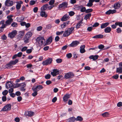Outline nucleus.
<instances>
[{
	"label": "nucleus",
	"mask_w": 122,
	"mask_h": 122,
	"mask_svg": "<svg viewBox=\"0 0 122 122\" xmlns=\"http://www.w3.org/2000/svg\"><path fill=\"white\" fill-rule=\"evenodd\" d=\"M37 42L41 46L44 45L45 42V40L44 37L42 36L38 37L36 40Z\"/></svg>",
	"instance_id": "f257e3e1"
},
{
	"label": "nucleus",
	"mask_w": 122,
	"mask_h": 122,
	"mask_svg": "<svg viewBox=\"0 0 122 122\" xmlns=\"http://www.w3.org/2000/svg\"><path fill=\"white\" fill-rule=\"evenodd\" d=\"M74 76L73 73L71 72H70L66 73L64 77L65 78L67 79H71L73 78Z\"/></svg>",
	"instance_id": "f03ea898"
},
{
	"label": "nucleus",
	"mask_w": 122,
	"mask_h": 122,
	"mask_svg": "<svg viewBox=\"0 0 122 122\" xmlns=\"http://www.w3.org/2000/svg\"><path fill=\"white\" fill-rule=\"evenodd\" d=\"M11 106L10 104H7L2 109L3 111H8L10 110Z\"/></svg>",
	"instance_id": "7ed1b4c3"
},
{
	"label": "nucleus",
	"mask_w": 122,
	"mask_h": 122,
	"mask_svg": "<svg viewBox=\"0 0 122 122\" xmlns=\"http://www.w3.org/2000/svg\"><path fill=\"white\" fill-rule=\"evenodd\" d=\"M17 33V31L16 30H14L8 34V36L11 38H12L15 36Z\"/></svg>",
	"instance_id": "20e7f679"
},
{
	"label": "nucleus",
	"mask_w": 122,
	"mask_h": 122,
	"mask_svg": "<svg viewBox=\"0 0 122 122\" xmlns=\"http://www.w3.org/2000/svg\"><path fill=\"white\" fill-rule=\"evenodd\" d=\"M52 59L51 58H49L43 61L42 64L43 65H47L48 64H51L52 61Z\"/></svg>",
	"instance_id": "39448f33"
},
{
	"label": "nucleus",
	"mask_w": 122,
	"mask_h": 122,
	"mask_svg": "<svg viewBox=\"0 0 122 122\" xmlns=\"http://www.w3.org/2000/svg\"><path fill=\"white\" fill-rule=\"evenodd\" d=\"M67 3L66 2H64L59 5V8H66L67 7Z\"/></svg>",
	"instance_id": "423d86ee"
},
{
	"label": "nucleus",
	"mask_w": 122,
	"mask_h": 122,
	"mask_svg": "<svg viewBox=\"0 0 122 122\" xmlns=\"http://www.w3.org/2000/svg\"><path fill=\"white\" fill-rule=\"evenodd\" d=\"M79 43V42L77 41H73L70 44L69 46L70 47H74L77 46Z\"/></svg>",
	"instance_id": "0eeeda50"
},
{
	"label": "nucleus",
	"mask_w": 122,
	"mask_h": 122,
	"mask_svg": "<svg viewBox=\"0 0 122 122\" xmlns=\"http://www.w3.org/2000/svg\"><path fill=\"white\" fill-rule=\"evenodd\" d=\"M6 6H10L12 5L13 4V2L12 1H10V0H6L5 3Z\"/></svg>",
	"instance_id": "6e6552de"
},
{
	"label": "nucleus",
	"mask_w": 122,
	"mask_h": 122,
	"mask_svg": "<svg viewBox=\"0 0 122 122\" xmlns=\"http://www.w3.org/2000/svg\"><path fill=\"white\" fill-rule=\"evenodd\" d=\"M70 18L69 15L67 14H66L64 15L62 18L61 19V20L62 21H65L68 20Z\"/></svg>",
	"instance_id": "1a4fd4ad"
},
{
	"label": "nucleus",
	"mask_w": 122,
	"mask_h": 122,
	"mask_svg": "<svg viewBox=\"0 0 122 122\" xmlns=\"http://www.w3.org/2000/svg\"><path fill=\"white\" fill-rule=\"evenodd\" d=\"M13 19H8L5 21V25H4L5 26V27L6 26L9 25L13 22Z\"/></svg>",
	"instance_id": "9d476101"
},
{
	"label": "nucleus",
	"mask_w": 122,
	"mask_h": 122,
	"mask_svg": "<svg viewBox=\"0 0 122 122\" xmlns=\"http://www.w3.org/2000/svg\"><path fill=\"white\" fill-rule=\"evenodd\" d=\"M34 114V113L33 112L30 111L25 112L24 115L26 116L31 117L33 116Z\"/></svg>",
	"instance_id": "9b49d317"
},
{
	"label": "nucleus",
	"mask_w": 122,
	"mask_h": 122,
	"mask_svg": "<svg viewBox=\"0 0 122 122\" xmlns=\"http://www.w3.org/2000/svg\"><path fill=\"white\" fill-rule=\"evenodd\" d=\"M120 6V4L118 2H117L115 3L114 4L113 7L115 10L119 9Z\"/></svg>",
	"instance_id": "f8f14e48"
},
{
	"label": "nucleus",
	"mask_w": 122,
	"mask_h": 122,
	"mask_svg": "<svg viewBox=\"0 0 122 122\" xmlns=\"http://www.w3.org/2000/svg\"><path fill=\"white\" fill-rule=\"evenodd\" d=\"M13 86L12 83L10 81H8L5 84V86L6 88H9Z\"/></svg>",
	"instance_id": "ddd939ff"
},
{
	"label": "nucleus",
	"mask_w": 122,
	"mask_h": 122,
	"mask_svg": "<svg viewBox=\"0 0 122 122\" xmlns=\"http://www.w3.org/2000/svg\"><path fill=\"white\" fill-rule=\"evenodd\" d=\"M85 46L84 45H81L80 47V51L81 53H83L86 52L85 49Z\"/></svg>",
	"instance_id": "4468645a"
},
{
	"label": "nucleus",
	"mask_w": 122,
	"mask_h": 122,
	"mask_svg": "<svg viewBox=\"0 0 122 122\" xmlns=\"http://www.w3.org/2000/svg\"><path fill=\"white\" fill-rule=\"evenodd\" d=\"M53 72L51 73V74L53 76H56L59 73V71L56 69L53 70Z\"/></svg>",
	"instance_id": "2eb2a0df"
},
{
	"label": "nucleus",
	"mask_w": 122,
	"mask_h": 122,
	"mask_svg": "<svg viewBox=\"0 0 122 122\" xmlns=\"http://www.w3.org/2000/svg\"><path fill=\"white\" fill-rule=\"evenodd\" d=\"M43 88V87L42 85H39L37 86L35 88H33V89L38 92L40 90L42 89Z\"/></svg>",
	"instance_id": "dca6fc26"
},
{
	"label": "nucleus",
	"mask_w": 122,
	"mask_h": 122,
	"mask_svg": "<svg viewBox=\"0 0 122 122\" xmlns=\"http://www.w3.org/2000/svg\"><path fill=\"white\" fill-rule=\"evenodd\" d=\"M98 57L99 56L97 55H91L89 57V58L90 59H92L93 60L95 61L97 59Z\"/></svg>",
	"instance_id": "f3484780"
},
{
	"label": "nucleus",
	"mask_w": 122,
	"mask_h": 122,
	"mask_svg": "<svg viewBox=\"0 0 122 122\" xmlns=\"http://www.w3.org/2000/svg\"><path fill=\"white\" fill-rule=\"evenodd\" d=\"M70 95L67 94H66L63 97V100L64 102H66L68 99L70 97Z\"/></svg>",
	"instance_id": "a211bd4d"
},
{
	"label": "nucleus",
	"mask_w": 122,
	"mask_h": 122,
	"mask_svg": "<svg viewBox=\"0 0 122 122\" xmlns=\"http://www.w3.org/2000/svg\"><path fill=\"white\" fill-rule=\"evenodd\" d=\"M76 120L75 118L74 117H71L67 120V122H74Z\"/></svg>",
	"instance_id": "6ab92c4d"
},
{
	"label": "nucleus",
	"mask_w": 122,
	"mask_h": 122,
	"mask_svg": "<svg viewBox=\"0 0 122 122\" xmlns=\"http://www.w3.org/2000/svg\"><path fill=\"white\" fill-rule=\"evenodd\" d=\"M95 1V0H89L88 3L86 5V6L89 7L92 6L93 4V3Z\"/></svg>",
	"instance_id": "aec40b11"
},
{
	"label": "nucleus",
	"mask_w": 122,
	"mask_h": 122,
	"mask_svg": "<svg viewBox=\"0 0 122 122\" xmlns=\"http://www.w3.org/2000/svg\"><path fill=\"white\" fill-rule=\"evenodd\" d=\"M111 28L109 27H107L104 30L105 32L106 33H109L110 32L111 30Z\"/></svg>",
	"instance_id": "412c9836"
},
{
	"label": "nucleus",
	"mask_w": 122,
	"mask_h": 122,
	"mask_svg": "<svg viewBox=\"0 0 122 122\" xmlns=\"http://www.w3.org/2000/svg\"><path fill=\"white\" fill-rule=\"evenodd\" d=\"M109 24V23L108 22H106L105 23L101 25V28L102 29L108 26Z\"/></svg>",
	"instance_id": "4be33fe9"
},
{
	"label": "nucleus",
	"mask_w": 122,
	"mask_h": 122,
	"mask_svg": "<svg viewBox=\"0 0 122 122\" xmlns=\"http://www.w3.org/2000/svg\"><path fill=\"white\" fill-rule=\"evenodd\" d=\"M52 39L51 37H50L46 41V43L47 44H49L52 42Z\"/></svg>",
	"instance_id": "5701e85b"
},
{
	"label": "nucleus",
	"mask_w": 122,
	"mask_h": 122,
	"mask_svg": "<svg viewBox=\"0 0 122 122\" xmlns=\"http://www.w3.org/2000/svg\"><path fill=\"white\" fill-rule=\"evenodd\" d=\"M48 5V4H45L41 8V9L42 11H44L46 10L47 8V6Z\"/></svg>",
	"instance_id": "b1692460"
},
{
	"label": "nucleus",
	"mask_w": 122,
	"mask_h": 122,
	"mask_svg": "<svg viewBox=\"0 0 122 122\" xmlns=\"http://www.w3.org/2000/svg\"><path fill=\"white\" fill-rule=\"evenodd\" d=\"M16 64L15 63V62L14 61H12L10 62L9 63L7 64L6 65V66H8V67H10L12 65H15Z\"/></svg>",
	"instance_id": "393cba45"
},
{
	"label": "nucleus",
	"mask_w": 122,
	"mask_h": 122,
	"mask_svg": "<svg viewBox=\"0 0 122 122\" xmlns=\"http://www.w3.org/2000/svg\"><path fill=\"white\" fill-rule=\"evenodd\" d=\"M32 89L33 90V92L32 93V95L33 97H35L38 94L37 92L35 90L33 89V88H32Z\"/></svg>",
	"instance_id": "a878e982"
},
{
	"label": "nucleus",
	"mask_w": 122,
	"mask_h": 122,
	"mask_svg": "<svg viewBox=\"0 0 122 122\" xmlns=\"http://www.w3.org/2000/svg\"><path fill=\"white\" fill-rule=\"evenodd\" d=\"M32 35V33L30 32H28L25 35V36L27 38H29Z\"/></svg>",
	"instance_id": "bb28decb"
},
{
	"label": "nucleus",
	"mask_w": 122,
	"mask_h": 122,
	"mask_svg": "<svg viewBox=\"0 0 122 122\" xmlns=\"http://www.w3.org/2000/svg\"><path fill=\"white\" fill-rule=\"evenodd\" d=\"M24 35V32L23 31H20L19 32V34L18 35V36L20 38H21Z\"/></svg>",
	"instance_id": "cd10ccee"
},
{
	"label": "nucleus",
	"mask_w": 122,
	"mask_h": 122,
	"mask_svg": "<svg viewBox=\"0 0 122 122\" xmlns=\"http://www.w3.org/2000/svg\"><path fill=\"white\" fill-rule=\"evenodd\" d=\"M41 15L42 17H47V15L46 14L45 12L44 11H42L41 12Z\"/></svg>",
	"instance_id": "c85d7f7f"
},
{
	"label": "nucleus",
	"mask_w": 122,
	"mask_h": 122,
	"mask_svg": "<svg viewBox=\"0 0 122 122\" xmlns=\"http://www.w3.org/2000/svg\"><path fill=\"white\" fill-rule=\"evenodd\" d=\"M116 72L120 73H122V68L119 67L117 68Z\"/></svg>",
	"instance_id": "c756f323"
},
{
	"label": "nucleus",
	"mask_w": 122,
	"mask_h": 122,
	"mask_svg": "<svg viewBox=\"0 0 122 122\" xmlns=\"http://www.w3.org/2000/svg\"><path fill=\"white\" fill-rule=\"evenodd\" d=\"M76 120L77 121H81L83 120V118L81 116H78L76 118Z\"/></svg>",
	"instance_id": "7c9ffc66"
},
{
	"label": "nucleus",
	"mask_w": 122,
	"mask_h": 122,
	"mask_svg": "<svg viewBox=\"0 0 122 122\" xmlns=\"http://www.w3.org/2000/svg\"><path fill=\"white\" fill-rule=\"evenodd\" d=\"M70 35V33H69V32L67 30L66 31L64 32L63 34V35L64 37H66Z\"/></svg>",
	"instance_id": "2f4dec72"
},
{
	"label": "nucleus",
	"mask_w": 122,
	"mask_h": 122,
	"mask_svg": "<svg viewBox=\"0 0 122 122\" xmlns=\"http://www.w3.org/2000/svg\"><path fill=\"white\" fill-rule=\"evenodd\" d=\"M91 15V13H89L86 14L84 17V19L87 20L89 18Z\"/></svg>",
	"instance_id": "473e14b6"
},
{
	"label": "nucleus",
	"mask_w": 122,
	"mask_h": 122,
	"mask_svg": "<svg viewBox=\"0 0 122 122\" xmlns=\"http://www.w3.org/2000/svg\"><path fill=\"white\" fill-rule=\"evenodd\" d=\"M115 24L117 26L118 25L120 27H122V22H118L115 23Z\"/></svg>",
	"instance_id": "72a5a7b5"
},
{
	"label": "nucleus",
	"mask_w": 122,
	"mask_h": 122,
	"mask_svg": "<svg viewBox=\"0 0 122 122\" xmlns=\"http://www.w3.org/2000/svg\"><path fill=\"white\" fill-rule=\"evenodd\" d=\"M29 38L26 37V36H25L24 39V41L25 43H27L29 42Z\"/></svg>",
	"instance_id": "f704fd0d"
},
{
	"label": "nucleus",
	"mask_w": 122,
	"mask_h": 122,
	"mask_svg": "<svg viewBox=\"0 0 122 122\" xmlns=\"http://www.w3.org/2000/svg\"><path fill=\"white\" fill-rule=\"evenodd\" d=\"M82 23V21H80L78 23H77L76 25V28L77 29L79 28L81 26V24Z\"/></svg>",
	"instance_id": "c9c22d12"
},
{
	"label": "nucleus",
	"mask_w": 122,
	"mask_h": 122,
	"mask_svg": "<svg viewBox=\"0 0 122 122\" xmlns=\"http://www.w3.org/2000/svg\"><path fill=\"white\" fill-rule=\"evenodd\" d=\"M74 27H71V28L68 29L67 30V31L69 33H70V34L72 33V31L74 29Z\"/></svg>",
	"instance_id": "e433bc0d"
},
{
	"label": "nucleus",
	"mask_w": 122,
	"mask_h": 122,
	"mask_svg": "<svg viewBox=\"0 0 122 122\" xmlns=\"http://www.w3.org/2000/svg\"><path fill=\"white\" fill-rule=\"evenodd\" d=\"M102 116L104 117H107L109 115V114L108 112H105L102 114Z\"/></svg>",
	"instance_id": "4c0bfd02"
},
{
	"label": "nucleus",
	"mask_w": 122,
	"mask_h": 122,
	"mask_svg": "<svg viewBox=\"0 0 122 122\" xmlns=\"http://www.w3.org/2000/svg\"><path fill=\"white\" fill-rule=\"evenodd\" d=\"M5 21L4 20H2L0 21V24H2V26L3 28H5V26L4 25H5V24H4Z\"/></svg>",
	"instance_id": "58836bf2"
},
{
	"label": "nucleus",
	"mask_w": 122,
	"mask_h": 122,
	"mask_svg": "<svg viewBox=\"0 0 122 122\" xmlns=\"http://www.w3.org/2000/svg\"><path fill=\"white\" fill-rule=\"evenodd\" d=\"M8 93V91L7 90H5L2 92V94L4 96H5Z\"/></svg>",
	"instance_id": "ea45409f"
},
{
	"label": "nucleus",
	"mask_w": 122,
	"mask_h": 122,
	"mask_svg": "<svg viewBox=\"0 0 122 122\" xmlns=\"http://www.w3.org/2000/svg\"><path fill=\"white\" fill-rule=\"evenodd\" d=\"M21 7V5L20 3L17 4L16 6V8L17 9H20Z\"/></svg>",
	"instance_id": "a19ab883"
},
{
	"label": "nucleus",
	"mask_w": 122,
	"mask_h": 122,
	"mask_svg": "<svg viewBox=\"0 0 122 122\" xmlns=\"http://www.w3.org/2000/svg\"><path fill=\"white\" fill-rule=\"evenodd\" d=\"M51 76L50 74H47L45 76V78L46 79H50Z\"/></svg>",
	"instance_id": "79ce46f5"
},
{
	"label": "nucleus",
	"mask_w": 122,
	"mask_h": 122,
	"mask_svg": "<svg viewBox=\"0 0 122 122\" xmlns=\"http://www.w3.org/2000/svg\"><path fill=\"white\" fill-rule=\"evenodd\" d=\"M64 32L63 31H57L56 32V34L57 35H61Z\"/></svg>",
	"instance_id": "37998d69"
},
{
	"label": "nucleus",
	"mask_w": 122,
	"mask_h": 122,
	"mask_svg": "<svg viewBox=\"0 0 122 122\" xmlns=\"http://www.w3.org/2000/svg\"><path fill=\"white\" fill-rule=\"evenodd\" d=\"M36 2V1L34 0H31L30 2V5H33L35 4Z\"/></svg>",
	"instance_id": "c03bdc74"
},
{
	"label": "nucleus",
	"mask_w": 122,
	"mask_h": 122,
	"mask_svg": "<svg viewBox=\"0 0 122 122\" xmlns=\"http://www.w3.org/2000/svg\"><path fill=\"white\" fill-rule=\"evenodd\" d=\"M86 10L85 7H83L81 8L80 11L82 12H84L85 11L86 12Z\"/></svg>",
	"instance_id": "a18cd8bd"
},
{
	"label": "nucleus",
	"mask_w": 122,
	"mask_h": 122,
	"mask_svg": "<svg viewBox=\"0 0 122 122\" xmlns=\"http://www.w3.org/2000/svg\"><path fill=\"white\" fill-rule=\"evenodd\" d=\"M112 77L114 79H118L119 77L118 75L117 74L116 75H114L112 76Z\"/></svg>",
	"instance_id": "49530a36"
},
{
	"label": "nucleus",
	"mask_w": 122,
	"mask_h": 122,
	"mask_svg": "<svg viewBox=\"0 0 122 122\" xmlns=\"http://www.w3.org/2000/svg\"><path fill=\"white\" fill-rule=\"evenodd\" d=\"M93 11V9H88L86 10V13H88L90 12Z\"/></svg>",
	"instance_id": "de8ad7c7"
},
{
	"label": "nucleus",
	"mask_w": 122,
	"mask_h": 122,
	"mask_svg": "<svg viewBox=\"0 0 122 122\" xmlns=\"http://www.w3.org/2000/svg\"><path fill=\"white\" fill-rule=\"evenodd\" d=\"M122 32V30L120 28H118L117 29V32L118 33H120Z\"/></svg>",
	"instance_id": "09e8293b"
},
{
	"label": "nucleus",
	"mask_w": 122,
	"mask_h": 122,
	"mask_svg": "<svg viewBox=\"0 0 122 122\" xmlns=\"http://www.w3.org/2000/svg\"><path fill=\"white\" fill-rule=\"evenodd\" d=\"M104 47V46L102 44H101L100 45H99L98 46V48L99 49H103Z\"/></svg>",
	"instance_id": "8fccbe9b"
},
{
	"label": "nucleus",
	"mask_w": 122,
	"mask_h": 122,
	"mask_svg": "<svg viewBox=\"0 0 122 122\" xmlns=\"http://www.w3.org/2000/svg\"><path fill=\"white\" fill-rule=\"evenodd\" d=\"M76 2V0H71L70 1V3L72 4L75 3Z\"/></svg>",
	"instance_id": "3c124183"
},
{
	"label": "nucleus",
	"mask_w": 122,
	"mask_h": 122,
	"mask_svg": "<svg viewBox=\"0 0 122 122\" xmlns=\"http://www.w3.org/2000/svg\"><path fill=\"white\" fill-rule=\"evenodd\" d=\"M66 56L68 58H70L72 56V55L71 53H69L66 55Z\"/></svg>",
	"instance_id": "603ef678"
},
{
	"label": "nucleus",
	"mask_w": 122,
	"mask_h": 122,
	"mask_svg": "<svg viewBox=\"0 0 122 122\" xmlns=\"http://www.w3.org/2000/svg\"><path fill=\"white\" fill-rule=\"evenodd\" d=\"M38 10V9L37 7H34L33 9V10L34 12L36 13L37 12Z\"/></svg>",
	"instance_id": "864d4df0"
},
{
	"label": "nucleus",
	"mask_w": 122,
	"mask_h": 122,
	"mask_svg": "<svg viewBox=\"0 0 122 122\" xmlns=\"http://www.w3.org/2000/svg\"><path fill=\"white\" fill-rule=\"evenodd\" d=\"M20 86L22 87H25V86L26 84L25 82L20 83Z\"/></svg>",
	"instance_id": "5fc2aeb1"
},
{
	"label": "nucleus",
	"mask_w": 122,
	"mask_h": 122,
	"mask_svg": "<svg viewBox=\"0 0 122 122\" xmlns=\"http://www.w3.org/2000/svg\"><path fill=\"white\" fill-rule=\"evenodd\" d=\"M7 99L6 97L5 96H4L2 97V100L3 102L6 101Z\"/></svg>",
	"instance_id": "6e6d98bb"
},
{
	"label": "nucleus",
	"mask_w": 122,
	"mask_h": 122,
	"mask_svg": "<svg viewBox=\"0 0 122 122\" xmlns=\"http://www.w3.org/2000/svg\"><path fill=\"white\" fill-rule=\"evenodd\" d=\"M42 27L41 26H39L37 28V30L38 31H40L42 30Z\"/></svg>",
	"instance_id": "4d7b16f0"
},
{
	"label": "nucleus",
	"mask_w": 122,
	"mask_h": 122,
	"mask_svg": "<svg viewBox=\"0 0 122 122\" xmlns=\"http://www.w3.org/2000/svg\"><path fill=\"white\" fill-rule=\"evenodd\" d=\"M27 48V47L26 46H24V47L22 48L21 50V51H22L23 52L25 51V50H26Z\"/></svg>",
	"instance_id": "13d9d810"
},
{
	"label": "nucleus",
	"mask_w": 122,
	"mask_h": 122,
	"mask_svg": "<svg viewBox=\"0 0 122 122\" xmlns=\"http://www.w3.org/2000/svg\"><path fill=\"white\" fill-rule=\"evenodd\" d=\"M17 25V23L15 22H13L11 24V26L13 27H16Z\"/></svg>",
	"instance_id": "bf43d9fd"
},
{
	"label": "nucleus",
	"mask_w": 122,
	"mask_h": 122,
	"mask_svg": "<svg viewBox=\"0 0 122 122\" xmlns=\"http://www.w3.org/2000/svg\"><path fill=\"white\" fill-rule=\"evenodd\" d=\"M54 0H51L49 2V4L50 5H52L54 4Z\"/></svg>",
	"instance_id": "052dcab7"
},
{
	"label": "nucleus",
	"mask_w": 122,
	"mask_h": 122,
	"mask_svg": "<svg viewBox=\"0 0 122 122\" xmlns=\"http://www.w3.org/2000/svg\"><path fill=\"white\" fill-rule=\"evenodd\" d=\"M69 15L71 16L75 14L74 12L72 11H71L69 13Z\"/></svg>",
	"instance_id": "680f3d73"
},
{
	"label": "nucleus",
	"mask_w": 122,
	"mask_h": 122,
	"mask_svg": "<svg viewBox=\"0 0 122 122\" xmlns=\"http://www.w3.org/2000/svg\"><path fill=\"white\" fill-rule=\"evenodd\" d=\"M99 25V24L98 23H95L92 25L93 27H97Z\"/></svg>",
	"instance_id": "e2e57ef3"
},
{
	"label": "nucleus",
	"mask_w": 122,
	"mask_h": 122,
	"mask_svg": "<svg viewBox=\"0 0 122 122\" xmlns=\"http://www.w3.org/2000/svg\"><path fill=\"white\" fill-rule=\"evenodd\" d=\"M111 14H113L114 13H115L116 12V10H110Z\"/></svg>",
	"instance_id": "0e129e2a"
},
{
	"label": "nucleus",
	"mask_w": 122,
	"mask_h": 122,
	"mask_svg": "<svg viewBox=\"0 0 122 122\" xmlns=\"http://www.w3.org/2000/svg\"><path fill=\"white\" fill-rule=\"evenodd\" d=\"M56 62L58 63H60L62 61L61 59H58L56 60Z\"/></svg>",
	"instance_id": "69168bd1"
},
{
	"label": "nucleus",
	"mask_w": 122,
	"mask_h": 122,
	"mask_svg": "<svg viewBox=\"0 0 122 122\" xmlns=\"http://www.w3.org/2000/svg\"><path fill=\"white\" fill-rule=\"evenodd\" d=\"M32 49H28L26 50V52L27 53L29 54L30 53L32 52Z\"/></svg>",
	"instance_id": "338daca9"
},
{
	"label": "nucleus",
	"mask_w": 122,
	"mask_h": 122,
	"mask_svg": "<svg viewBox=\"0 0 122 122\" xmlns=\"http://www.w3.org/2000/svg\"><path fill=\"white\" fill-rule=\"evenodd\" d=\"M117 106L118 107H121L122 106V102H118L117 104Z\"/></svg>",
	"instance_id": "774afa93"
}]
</instances>
